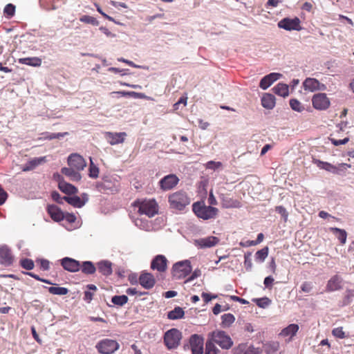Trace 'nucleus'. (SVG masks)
<instances>
[{"mask_svg":"<svg viewBox=\"0 0 354 354\" xmlns=\"http://www.w3.org/2000/svg\"><path fill=\"white\" fill-rule=\"evenodd\" d=\"M3 13L8 18H11L15 15V6L12 3L7 4L3 9Z\"/></svg>","mask_w":354,"mask_h":354,"instance_id":"nucleus-49","label":"nucleus"},{"mask_svg":"<svg viewBox=\"0 0 354 354\" xmlns=\"http://www.w3.org/2000/svg\"><path fill=\"white\" fill-rule=\"evenodd\" d=\"M218 348L211 341H207L205 344V354H217Z\"/></svg>","mask_w":354,"mask_h":354,"instance_id":"nucleus-47","label":"nucleus"},{"mask_svg":"<svg viewBox=\"0 0 354 354\" xmlns=\"http://www.w3.org/2000/svg\"><path fill=\"white\" fill-rule=\"evenodd\" d=\"M118 182L113 178L105 177L101 182L96 183L97 189L104 194H113L118 190Z\"/></svg>","mask_w":354,"mask_h":354,"instance_id":"nucleus-7","label":"nucleus"},{"mask_svg":"<svg viewBox=\"0 0 354 354\" xmlns=\"http://www.w3.org/2000/svg\"><path fill=\"white\" fill-rule=\"evenodd\" d=\"M351 167V165L347 163L339 164L338 166L335 167L334 174L344 176L345 175L346 170Z\"/></svg>","mask_w":354,"mask_h":354,"instance_id":"nucleus-42","label":"nucleus"},{"mask_svg":"<svg viewBox=\"0 0 354 354\" xmlns=\"http://www.w3.org/2000/svg\"><path fill=\"white\" fill-rule=\"evenodd\" d=\"M82 272L86 274H93L96 271V267L94 263L90 261H85L80 265Z\"/></svg>","mask_w":354,"mask_h":354,"instance_id":"nucleus-34","label":"nucleus"},{"mask_svg":"<svg viewBox=\"0 0 354 354\" xmlns=\"http://www.w3.org/2000/svg\"><path fill=\"white\" fill-rule=\"evenodd\" d=\"M252 254L250 252L245 253L244 254V265L246 270H250L252 268Z\"/></svg>","mask_w":354,"mask_h":354,"instance_id":"nucleus-60","label":"nucleus"},{"mask_svg":"<svg viewBox=\"0 0 354 354\" xmlns=\"http://www.w3.org/2000/svg\"><path fill=\"white\" fill-rule=\"evenodd\" d=\"M330 231L333 232L342 244H344L346 241L347 233L346 230L338 227H330Z\"/></svg>","mask_w":354,"mask_h":354,"instance_id":"nucleus-35","label":"nucleus"},{"mask_svg":"<svg viewBox=\"0 0 354 354\" xmlns=\"http://www.w3.org/2000/svg\"><path fill=\"white\" fill-rule=\"evenodd\" d=\"M71 205L75 208H81L84 206V203H82L80 196L74 195L73 196Z\"/></svg>","mask_w":354,"mask_h":354,"instance_id":"nucleus-57","label":"nucleus"},{"mask_svg":"<svg viewBox=\"0 0 354 354\" xmlns=\"http://www.w3.org/2000/svg\"><path fill=\"white\" fill-rule=\"evenodd\" d=\"M46 162V157H38L35 158L30 160H29L24 167L23 171H28L32 170L36 167L41 165L42 163Z\"/></svg>","mask_w":354,"mask_h":354,"instance_id":"nucleus-29","label":"nucleus"},{"mask_svg":"<svg viewBox=\"0 0 354 354\" xmlns=\"http://www.w3.org/2000/svg\"><path fill=\"white\" fill-rule=\"evenodd\" d=\"M301 21L300 19L295 17L294 18H288L286 17L282 19L278 23V26L280 28H283L286 30L291 31V30H297L299 31L302 29V27L300 25Z\"/></svg>","mask_w":354,"mask_h":354,"instance_id":"nucleus-10","label":"nucleus"},{"mask_svg":"<svg viewBox=\"0 0 354 354\" xmlns=\"http://www.w3.org/2000/svg\"><path fill=\"white\" fill-rule=\"evenodd\" d=\"M51 197L54 201L56 203L62 205L63 204V196H61V195L59 194L57 191H53L51 193Z\"/></svg>","mask_w":354,"mask_h":354,"instance_id":"nucleus-62","label":"nucleus"},{"mask_svg":"<svg viewBox=\"0 0 354 354\" xmlns=\"http://www.w3.org/2000/svg\"><path fill=\"white\" fill-rule=\"evenodd\" d=\"M134 223L136 227L147 232H150L153 230L151 221L147 219L136 218L134 220Z\"/></svg>","mask_w":354,"mask_h":354,"instance_id":"nucleus-28","label":"nucleus"},{"mask_svg":"<svg viewBox=\"0 0 354 354\" xmlns=\"http://www.w3.org/2000/svg\"><path fill=\"white\" fill-rule=\"evenodd\" d=\"M183 349L191 350L192 354H203V338L197 334L192 335L188 342L184 344Z\"/></svg>","mask_w":354,"mask_h":354,"instance_id":"nucleus-6","label":"nucleus"},{"mask_svg":"<svg viewBox=\"0 0 354 354\" xmlns=\"http://www.w3.org/2000/svg\"><path fill=\"white\" fill-rule=\"evenodd\" d=\"M59 262L62 268L69 272H77L80 270V263L75 259L66 257L60 259Z\"/></svg>","mask_w":354,"mask_h":354,"instance_id":"nucleus-15","label":"nucleus"},{"mask_svg":"<svg viewBox=\"0 0 354 354\" xmlns=\"http://www.w3.org/2000/svg\"><path fill=\"white\" fill-rule=\"evenodd\" d=\"M68 134V132H62V133H50V132H44L42 133L44 136L43 138L44 140H51L53 139H62L64 136Z\"/></svg>","mask_w":354,"mask_h":354,"instance_id":"nucleus-38","label":"nucleus"},{"mask_svg":"<svg viewBox=\"0 0 354 354\" xmlns=\"http://www.w3.org/2000/svg\"><path fill=\"white\" fill-rule=\"evenodd\" d=\"M139 283L144 288L149 290L154 286L156 279L151 273L145 272L140 275Z\"/></svg>","mask_w":354,"mask_h":354,"instance_id":"nucleus-20","label":"nucleus"},{"mask_svg":"<svg viewBox=\"0 0 354 354\" xmlns=\"http://www.w3.org/2000/svg\"><path fill=\"white\" fill-rule=\"evenodd\" d=\"M313 106L317 110H326L330 106V100L326 93H319L313 95L312 98Z\"/></svg>","mask_w":354,"mask_h":354,"instance_id":"nucleus-11","label":"nucleus"},{"mask_svg":"<svg viewBox=\"0 0 354 354\" xmlns=\"http://www.w3.org/2000/svg\"><path fill=\"white\" fill-rule=\"evenodd\" d=\"M96 348L102 354H112L118 349L119 344L115 340L105 339L97 343Z\"/></svg>","mask_w":354,"mask_h":354,"instance_id":"nucleus-9","label":"nucleus"},{"mask_svg":"<svg viewBox=\"0 0 354 354\" xmlns=\"http://www.w3.org/2000/svg\"><path fill=\"white\" fill-rule=\"evenodd\" d=\"M181 339L182 333L175 328L168 330L164 335V343L169 350L177 348Z\"/></svg>","mask_w":354,"mask_h":354,"instance_id":"nucleus-5","label":"nucleus"},{"mask_svg":"<svg viewBox=\"0 0 354 354\" xmlns=\"http://www.w3.org/2000/svg\"><path fill=\"white\" fill-rule=\"evenodd\" d=\"M279 348V342L270 341L267 342V354H274Z\"/></svg>","mask_w":354,"mask_h":354,"instance_id":"nucleus-43","label":"nucleus"},{"mask_svg":"<svg viewBox=\"0 0 354 354\" xmlns=\"http://www.w3.org/2000/svg\"><path fill=\"white\" fill-rule=\"evenodd\" d=\"M192 270L189 260H183L175 263L172 266L171 273L176 279H182L188 276Z\"/></svg>","mask_w":354,"mask_h":354,"instance_id":"nucleus-4","label":"nucleus"},{"mask_svg":"<svg viewBox=\"0 0 354 354\" xmlns=\"http://www.w3.org/2000/svg\"><path fill=\"white\" fill-rule=\"evenodd\" d=\"M99 175V169L98 167L93 164L92 160H91V165L89 166V173L88 176L89 177L92 178H97Z\"/></svg>","mask_w":354,"mask_h":354,"instance_id":"nucleus-50","label":"nucleus"},{"mask_svg":"<svg viewBox=\"0 0 354 354\" xmlns=\"http://www.w3.org/2000/svg\"><path fill=\"white\" fill-rule=\"evenodd\" d=\"M299 326L296 324H290L287 327L284 328L279 334L281 337H289V339H292L297 331L299 330Z\"/></svg>","mask_w":354,"mask_h":354,"instance_id":"nucleus-26","label":"nucleus"},{"mask_svg":"<svg viewBox=\"0 0 354 354\" xmlns=\"http://www.w3.org/2000/svg\"><path fill=\"white\" fill-rule=\"evenodd\" d=\"M343 279L341 276L335 274L327 282L326 291L328 292L339 290L342 288Z\"/></svg>","mask_w":354,"mask_h":354,"instance_id":"nucleus-19","label":"nucleus"},{"mask_svg":"<svg viewBox=\"0 0 354 354\" xmlns=\"http://www.w3.org/2000/svg\"><path fill=\"white\" fill-rule=\"evenodd\" d=\"M276 104V97L270 93H267V109H272Z\"/></svg>","mask_w":354,"mask_h":354,"instance_id":"nucleus-53","label":"nucleus"},{"mask_svg":"<svg viewBox=\"0 0 354 354\" xmlns=\"http://www.w3.org/2000/svg\"><path fill=\"white\" fill-rule=\"evenodd\" d=\"M97 268L102 274L109 276L112 274V263L108 260H102L97 263Z\"/></svg>","mask_w":354,"mask_h":354,"instance_id":"nucleus-24","label":"nucleus"},{"mask_svg":"<svg viewBox=\"0 0 354 354\" xmlns=\"http://www.w3.org/2000/svg\"><path fill=\"white\" fill-rule=\"evenodd\" d=\"M23 274H24L26 275H28V276H30V277H32L33 279H36L37 281H41L43 283H45L46 284L55 285V283H53L49 279L41 278L38 274H35L33 272H23Z\"/></svg>","mask_w":354,"mask_h":354,"instance_id":"nucleus-46","label":"nucleus"},{"mask_svg":"<svg viewBox=\"0 0 354 354\" xmlns=\"http://www.w3.org/2000/svg\"><path fill=\"white\" fill-rule=\"evenodd\" d=\"M135 208L138 209L139 214H145L148 217H153L158 213V204L154 199L136 201L133 203Z\"/></svg>","mask_w":354,"mask_h":354,"instance_id":"nucleus-3","label":"nucleus"},{"mask_svg":"<svg viewBox=\"0 0 354 354\" xmlns=\"http://www.w3.org/2000/svg\"><path fill=\"white\" fill-rule=\"evenodd\" d=\"M301 291L310 293L313 289V284L310 281H304L300 286Z\"/></svg>","mask_w":354,"mask_h":354,"instance_id":"nucleus-54","label":"nucleus"},{"mask_svg":"<svg viewBox=\"0 0 354 354\" xmlns=\"http://www.w3.org/2000/svg\"><path fill=\"white\" fill-rule=\"evenodd\" d=\"M127 133L125 132L106 133V139L111 145H115L124 142Z\"/></svg>","mask_w":354,"mask_h":354,"instance_id":"nucleus-21","label":"nucleus"},{"mask_svg":"<svg viewBox=\"0 0 354 354\" xmlns=\"http://www.w3.org/2000/svg\"><path fill=\"white\" fill-rule=\"evenodd\" d=\"M201 274V271L199 269H196L192 274L187 278L185 281V283L191 282L196 278L200 277Z\"/></svg>","mask_w":354,"mask_h":354,"instance_id":"nucleus-64","label":"nucleus"},{"mask_svg":"<svg viewBox=\"0 0 354 354\" xmlns=\"http://www.w3.org/2000/svg\"><path fill=\"white\" fill-rule=\"evenodd\" d=\"M179 182V178L175 174H168L162 178L159 185L162 190L168 191L175 187Z\"/></svg>","mask_w":354,"mask_h":354,"instance_id":"nucleus-13","label":"nucleus"},{"mask_svg":"<svg viewBox=\"0 0 354 354\" xmlns=\"http://www.w3.org/2000/svg\"><path fill=\"white\" fill-rule=\"evenodd\" d=\"M354 301V290L348 289L345 292L343 299L339 303V307H344L350 305Z\"/></svg>","mask_w":354,"mask_h":354,"instance_id":"nucleus-31","label":"nucleus"},{"mask_svg":"<svg viewBox=\"0 0 354 354\" xmlns=\"http://www.w3.org/2000/svg\"><path fill=\"white\" fill-rule=\"evenodd\" d=\"M273 92L281 97H286L289 95V86L283 83H278L272 88Z\"/></svg>","mask_w":354,"mask_h":354,"instance_id":"nucleus-30","label":"nucleus"},{"mask_svg":"<svg viewBox=\"0 0 354 354\" xmlns=\"http://www.w3.org/2000/svg\"><path fill=\"white\" fill-rule=\"evenodd\" d=\"M19 265L26 270H32L35 268V263L31 259L24 258L19 261Z\"/></svg>","mask_w":354,"mask_h":354,"instance_id":"nucleus-41","label":"nucleus"},{"mask_svg":"<svg viewBox=\"0 0 354 354\" xmlns=\"http://www.w3.org/2000/svg\"><path fill=\"white\" fill-rule=\"evenodd\" d=\"M266 259V247L257 252L255 254V261L262 263Z\"/></svg>","mask_w":354,"mask_h":354,"instance_id":"nucleus-55","label":"nucleus"},{"mask_svg":"<svg viewBox=\"0 0 354 354\" xmlns=\"http://www.w3.org/2000/svg\"><path fill=\"white\" fill-rule=\"evenodd\" d=\"M14 256L10 248L6 245H0V264L8 267L12 265Z\"/></svg>","mask_w":354,"mask_h":354,"instance_id":"nucleus-12","label":"nucleus"},{"mask_svg":"<svg viewBox=\"0 0 354 354\" xmlns=\"http://www.w3.org/2000/svg\"><path fill=\"white\" fill-rule=\"evenodd\" d=\"M259 307L265 308H266V297L261 298H254L252 299Z\"/></svg>","mask_w":354,"mask_h":354,"instance_id":"nucleus-63","label":"nucleus"},{"mask_svg":"<svg viewBox=\"0 0 354 354\" xmlns=\"http://www.w3.org/2000/svg\"><path fill=\"white\" fill-rule=\"evenodd\" d=\"M315 162L317 164V166L322 169H324L327 171H329L332 174H334L335 167V165H333L329 162H324L319 160H316Z\"/></svg>","mask_w":354,"mask_h":354,"instance_id":"nucleus-40","label":"nucleus"},{"mask_svg":"<svg viewBox=\"0 0 354 354\" xmlns=\"http://www.w3.org/2000/svg\"><path fill=\"white\" fill-rule=\"evenodd\" d=\"M128 297L125 295H115L111 298V302L116 306H122L128 301Z\"/></svg>","mask_w":354,"mask_h":354,"instance_id":"nucleus-39","label":"nucleus"},{"mask_svg":"<svg viewBox=\"0 0 354 354\" xmlns=\"http://www.w3.org/2000/svg\"><path fill=\"white\" fill-rule=\"evenodd\" d=\"M219 242V239L209 236L194 240V245L201 249L209 248L215 246Z\"/></svg>","mask_w":354,"mask_h":354,"instance_id":"nucleus-18","label":"nucleus"},{"mask_svg":"<svg viewBox=\"0 0 354 354\" xmlns=\"http://www.w3.org/2000/svg\"><path fill=\"white\" fill-rule=\"evenodd\" d=\"M303 87L305 91L314 92L316 91H325L326 86L320 83L317 79L307 77L303 82Z\"/></svg>","mask_w":354,"mask_h":354,"instance_id":"nucleus-16","label":"nucleus"},{"mask_svg":"<svg viewBox=\"0 0 354 354\" xmlns=\"http://www.w3.org/2000/svg\"><path fill=\"white\" fill-rule=\"evenodd\" d=\"M332 334L335 337L340 339H343L346 337L345 333L344 332L342 327L335 328L332 331Z\"/></svg>","mask_w":354,"mask_h":354,"instance_id":"nucleus-58","label":"nucleus"},{"mask_svg":"<svg viewBox=\"0 0 354 354\" xmlns=\"http://www.w3.org/2000/svg\"><path fill=\"white\" fill-rule=\"evenodd\" d=\"M282 76L283 75L279 73H271L267 75V88L274 82L279 80Z\"/></svg>","mask_w":354,"mask_h":354,"instance_id":"nucleus-44","label":"nucleus"},{"mask_svg":"<svg viewBox=\"0 0 354 354\" xmlns=\"http://www.w3.org/2000/svg\"><path fill=\"white\" fill-rule=\"evenodd\" d=\"M233 351L234 354H261L259 348H255L253 346H248L245 344H239L234 348Z\"/></svg>","mask_w":354,"mask_h":354,"instance_id":"nucleus-23","label":"nucleus"},{"mask_svg":"<svg viewBox=\"0 0 354 354\" xmlns=\"http://www.w3.org/2000/svg\"><path fill=\"white\" fill-rule=\"evenodd\" d=\"M55 0H39L41 6L47 10H55L57 7L54 5Z\"/></svg>","mask_w":354,"mask_h":354,"instance_id":"nucleus-52","label":"nucleus"},{"mask_svg":"<svg viewBox=\"0 0 354 354\" xmlns=\"http://www.w3.org/2000/svg\"><path fill=\"white\" fill-rule=\"evenodd\" d=\"M167 259L162 254L155 256L151 262V268L160 272L166 271L167 268Z\"/></svg>","mask_w":354,"mask_h":354,"instance_id":"nucleus-17","label":"nucleus"},{"mask_svg":"<svg viewBox=\"0 0 354 354\" xmlns=\"http://www.w3.org/2000/svg\"><path fill=\"white\" fill-rule=\"evenodd\" d=\"M67 162L70 167L77 171L83 170L86 166V162L84 158L77 153L71 154L68 157Z\"/></svg>","mask_w":354,"mask_h":354,"instance_id":"nucleus-14","label":"nucleus"},{"mask_svg":"<svg viewBox=\"0 0 354 354\" xmlns=\"http://www.w3.org/2000/svg\"><path fill=\"white\" fill-rule=\"evenodd\" d=\"M275 211L281 216L285 221H287L288 213L287 212L286 208H284L283 206H277L275 207Z\"/></svg>","mask_w":354,"mask_h":354,"instance_id":"nucleus-59","label":"nucleus"},{"mask_svg":"<svg viewBox=\"0 0 354 354\" xmlns=\"http://www.w3.org/2000/svg\"><path fill=\"white\" fill-rule=\"evenodd\" d=\"M19 63L31 66H40L41 64V59L37 57H24L19 59Z\"/></svg>","mask_w":354,"mask_h":354,"instance_id":"nucleus-33","label":"nucleus"},{"mask_svg":"<svg viewBox=\"0 0 354 354\" xmlns=\"http://www.w3.org/2000/svg\"><path fill=\"white\" fill-rule=\"evenodd\" d=\"M80 20L82 22L92 24L93 26H97L99 24V21L95 17L89 15H83L80 17Z\"/></svg>","mask_w":354,"mask_h":354,"instance_id":"nucleus-48","label":"nucleus"},{"mask_svg":"<svg viewBox=\"0 0 354 354\" xmlns=\"http://www.w3.org/2000/svg\"><path fill=\"white\" fill-rule=\"evenodd\" d=\"M185 312L180 306L175 307L172 310L167 313V318L171 320H176L183 318Z\"/></svg>","mask_w":354,"mask_h":354,"instance_id":"nucleus-32","label":"nucleus"},{"mask_svg":"<svg viewBox=\"0 0 354 354\" xmlns=\"http://www.w3.org/2000/svg\"><path fill=\"white\" fill-rule=\"evenodd\" d=\"M37 263H39L40 269L43 271H48L50 268V262L45 259H37L36 260Z\"/></svg>","mask_w":354,"mask_h":354,"instance_id":"nucleus-51","label":"nucleus"},{"mask_svg":"<svg viewBox=\"0 0 354 354\" xmlns=\"http://www.w3.org/2000/svg\"><path fill=\"white\" fill-rule=\"evenodd\" d=\"M192 210L197 217L203 220H208L214 218L218 209L211 205H206L203 201H198L192 205Z\"/></svg>","mask_w":354,"mask_h":354,"instance_id":"nucleus-2","label":"nucleus"},{"mask_svg":"<svg viewBox=\"0 0 354 354\" xmlns=\"http://www.w3.org/2000/svg\"><path fill=\"white\" fill-rule=\"evenodd\" d=\"M212 340V342L218 344L223 349H229L233 345V342L230 337L223 330L213 332Z\"/></svg>","mask_w":354,"mask_h":354,"instance_id":"nucleus-8","label":"nucleus"},{"mask_svg":"<svg viewBox=\"0 0 354 354\" xmlns=\"http://www.w3.org/2000/svg\"><path fill=\"white\" fill-rule=\"evenodd\" d=\"M222 163L221 162H216L213 160L208 161L206 164V168L214 171L217 170L221 167Z\"/></svg>","mask_w":354,"mask_h":354,"instance_id":"nucleus-56","label":"nucleus"},{"mask_svg":"<svg viewBox=\"0 0 354 354\" xmlns=\"http://www.w3.org/2000/svg\"><path fill=\"white\" fill-rule=\"evenodd\" d=\"M61 173L69 178V180L75 182L80 181L82 178L80 171L71 167H62Z\"/></svg>","mask_w":354,"mask_h":354,"instance_id":"nucleus-25","label":"nucleus"},{"mask_svg":"<svg viewBox=\"0 0 354 354\" xmlns=\"http://www.w3.org/2000/svg\"><path fill=\"white\" fill-rule=\"evenodd\" d=\"M118 61L125 63V64H128L129 66H131L136 68H145L144 66L137 65V64H134L133 62L126 59L123 57L118 58Z\"/></svg>","mask_w":354,"mask_h":354,"instance_id":"nucleus-61","label":"nucleus"},{"mask_svg":"<svg viewBox=\"0 0 354 354\" xmlns=\"http://www.w3.org/2000/svg\"><path fill=\"white\" fill-rule=\"evenodd\" d=\"M44 288L48 289L50 294L55 295H65L68 294L69 291L68 289L65 287L44 286Z\"/></svg>","mask_w":354,"mask_h":354,"instance_id":"nucleus-36","label":"nucleus"},{"mask_svg":"<svg viewBox=\"0 0 354 354\" xmlns=\"http://www.w3.org/2000/svg\"><path fill=\"white\" fill-rule=\"evenodd\" d=\"M58 188L62 192L68 195L75 194L78 192L76 187L66 181H61L58 185Z\"/></svg>","mask_w":354,"mask_h":354,"instance_id":"nucleus-27","label":"nucleus"},{"mask_svg":"<svg viewBox=\"0 0 354 354\" xmlns=\"http://www.w3.org/2000/svg\"><path fill=\"white\" fill-rule=\"evenodd\" d=\"M221 320L222 327L228 328L234 322L235 317L231 313H226L221 316Z\"/></svg>","mask_w":354,"mask_h":354,"instance_id":"nucleus-37","label":"nucleus"},{"mask_svg":"<svg viewBox=\"0 0 354 354\" xmlns=\"http://www.w3.org/2000/svg\"><path fill=\"white\" fill-rule=\"evenodd\" d=\"M290 106L291 109L297 112H301L304 110V106L297 99H291L290 100Z\"/></svg>","mask_w":354,"mask_h":354,"instance_id":"nucleus-45","label":"nucleus"},{"mask_svg":"<svg viewBox=\"0 0 354 354\" xmlns=\"http://www.w3.org/2000/svg\"><path fill=\"white\" fill-rule=\"evenodd\" d=\"M168 202L171 209L181 211L190 203V199L185 192L179 190L169 196Z\"/></svg>","mask_w":354,"mask_h":354,"instance_id":"nucleus-1","label":"nucleus"},{"mask_svg":"<svg viewBox=\"0 0 354 354\" xmlns=\"http://www.w3.org/2000/svg\"><path fill=\"white\" fill-rule=\"evenodd\" d=\"M47 212L50 218L55 222H59L64 219V212L55 205H48Z\"/></svg>","mask_w":354,"mask_h":354,"instance_id":"nucleus-22","label":"nucleus"}]
</instances>
